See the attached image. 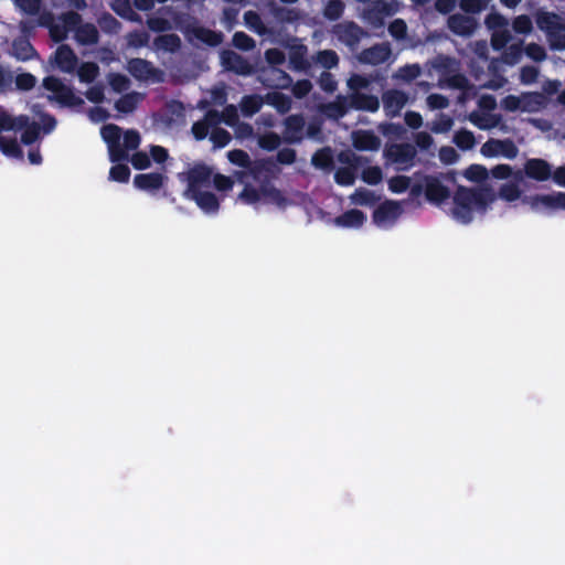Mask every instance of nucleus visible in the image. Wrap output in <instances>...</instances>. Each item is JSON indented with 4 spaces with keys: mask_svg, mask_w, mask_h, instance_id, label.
<instances>
[{
    "mask_svg": "<svg viewBox=\"0 0 565 565\" xmlns=\"http://www.w3.org/2000/svg\"><path fill=\"white\" fill-rule=\"evenodd\" d=\"M535 21L537 28L545 32L546 35L554 29H558V25L562 24L561 19L556 13L547 11L537 12Z\"/></svg>",
    "mask_w": 565,
    "mask_h": 565,
    "instance_id": "473e14b6",
    "label": "nucleus"
},
{
    "mask_svg": "<svg viewBox=\"0 0 565 565\" xmlns=\"http://www.w3.org/2000/svg\"><path fill=\"white\" fill-rule=\"evenodd\" d=\"M351 108L354 110H362L375 113L380 108V100L375 95L355 92L349 95Z\"/></svg>",
    "mask_w": 565,
    "mask_h": 565,
    "instance_id": "412c9836",
    "label": "nucleus"
},
{
    "mask_svg": "<svg viewBox=\"0 0 565 565\" xmlns=\"http://www.w3.org/2000/svg\"><path fill=\"white\" fill-rule=\"evenodd\" d=\"M220 121V113L214 109L209 110L204 119L198 120L192 125L191 131L193 137L199 141L205 139L210 132V128L217 125Z\"/></svg>",
    "mask_w": 565,
    "mask_h": 565,
    "instance_id": "4be33fe9",
    "label": "nucleus"
},
{
    "mask_svg": "<svg viewBox=\"0 0 565 565\" xmlns=\"http://www.w3.org/2000/svg\"><path fill=\"white\" fill-rule=\"evenodd\" d=\"M140 134L135 129H129L124 132V143L121 145L126 152L129 150H136L140 146Z\"/></svg>",
    "mask_w": 565,
    "mask_h": 565,
    "instance_id": "e2e57ef3",
    "label": "nucleus"
},
{
    "mask_svg": "<svg viewBox=\"0 0 565 565\" xmlns=\"http://www.w3.org/2000/svg\"><path fill=\"white\" fill-rule=\"evenodd\" d=\"M98 24L104 32L117 33L120 29V22L110 13L105 12L98 19Z\"/></svg>",
    "mask_w": 565,
    "mask_h": 565,
    "instance_id": "6e6d98bb",
    "label": "nucleus"
},
{
    "mask_svg": "<svg viewBox=\"0 0 565 565\" xmlns=\"http://www.w3.org/2000/svg\"><path fill=\"white\" fill-rule=\"evenodd\" d=\"M350 104L349 96L338 95L334 100L323 105L322 111L328 118L339 120L352 109Z\"/></svg>",
    "mask_w": 565,
    "mask_h": 565,
    "instance_id": "6ab92c4d",
    "label": "nucleus"
},
{
    "mask_svg": "<svg viewBox=\"0 0 565 565\" xmlns=\"http://www.w3.org/2000/svg\"><path fill=\"white\" fill-rule=\"evenodd\" d=\"M63 25L67 31L75 30L82 24V17L75 11H67L61 15Z\"/></svg>",
    "mask_w": 565,
    "mask_h": 565,
    "instance_id": "338daca9",
    "label": "nucleus"
},
{
    "mask_svg": "<svg viewBox=\"0 0 565 565\" xmlns=\"http://www.w3.org/2000/svg\"><path fill=\"white\" fill-rule=\"evenodd\" d=\"M0 150L7 157L22 159L23 151L17 140V138H7L4 136H0Z\"/></svg>",
    "mask_w": 565,
    "mask_h": 565,
    "instance_id": "c9c22d12",
    "label": "nucleus"
},
{
    "mask_svg": "<svg viewBox=\"0 0 565 565\" xmlns=\"http://www.w3.org/2000/svg\"><path fill=\"white\" fill-rule=\"evenodd\" d=\"M454 142L461 150H470L476 143L475 135L467 129H460L454 136Z\"/></svg>",
    "mask_w": 565,
    "mask_h": 565,
    "instance_id": "79ce46f5",
    "label": "nucleus"
},
{
    "mask_svg": "<svg viewBox=\"0 0 565 565\" xmlns=\"http://www.w3.org/2000/svg\"><path fill=\"white\" fill-rule=\"evenodd\" d=\"M382 102L385 115L396 117L408 102L406 93L399 89H387L382 94Z\"/></svg>",
    "mask_w": 565,
    "mask_h": 565,
    "instance_id": "1a4fd4ad",
    "label": "nucleus"
},
{
    "mask_svg": "<svg viewBox=\"0 0 565 565\" xmlns=\"http://www.w3.org/2000/svg\"><path fill=\"white\" fill-rule=\"evenodd\" d=\"M18 121V129L24 128L21 135V142L26 146L33 145L40 137L41 126L34 121L29 124V118L26 116H20Z\"/></svg>",
    "mask_w": 565,
    "mask_h": 565,
    "instance_id": "393cba45",
    "label": "nucleus"
},
{
    "mask_svg": "<svg viewBox=\"0 0 565 565\" xmlns=\"http://www.w3.org/2000/svg\"><path fill=\"white\" fill-rule=\"evenodd\" d=\"M109 170V179L119 183H127L130 178V169L127 164L116 162Z\"/></svg>",
    "mask_w": 565,
    "mask_h": 565,
    "instance_id": "09e8293b",
    "label": "nucleus"
},
{
    "mask_svg": "<svg viewBox=\"0 0 565 565\" xmlns=\"http://www.w3.org/2000/svg\"><path fill=\"white\" fill-rule=\"evenodd\" d=\"M285 131L284 140L287 143H300L303 139L302 132L306 126L305 118L301 114L289 115L284 120Z\"/></svg>",
    "mask_w": 565,
    "mask_h": 565,
    "instance_id": "9b49d317",
    "label": "nucleus"
},
{
    "mask_svg": "<svg viewBox=\"0 0 565 565\" xmlns=\"http://www.w3.org/2000/svg\"><path fill=\"white\" fill-rule=\"evenodd\" d=\"M244 21L248 28L254 30L255 32L262 34L264 32V23L262 21L260 15L253 10L246 11L244 13Z\"/></svg>",
    "mask_w": 565,
    "mask_h": 565,
    "instance_id": "680f3d73",
    "label": "nucleus"
},
{
    "mask_svg": "<svg viewBox=\"0 0 565 565\" xmlns=\"http://www.w3.org/2000/svg\"><path fill=\"white\" fill-rule=\"evenodd\" d=\"M183 196L194 201L206 214H215L220 210V200L213 192L199 190Z\"/></svg>",
    "mask_w": 565,
    "mask_h": 565,
    "instance_id": "4468645a",
    "label": "nucleus"
},
{
    "mask_svg": "<svg viewBox=\"0 0 565 565\" xmlns=\"http://www.w3.org/2000/svg\"><path fill=\"white\" fill-rule=\"evenodd\" d=\"M423 194L429 203L440 205L450 198V190L438 177L423 174L420 179L411 186L409 196L415 200Z\"/></svg>",
    "mask_w": 565,
    "mask_h": 565,
    "instance_id": "f03ea898",
    "label": "nucleus"
},
{
    "mask_svg": "<svg viewBox=\"0 0 565 565\" xmlns=\"http://www.w3.org/2000/svg\"><path fill=\"white\" fill-rule=\"evenodd\" d=\"M264 104L265 98L260 95H245L242 97L239 107L244 117H252L260 110Z\"/></svg>",
    "mask_w": 565,
    "mask_h": 565,
    "instance_id": "c756f323",
    "label": "nucleus"
},
{
    "mask_svg": "<svg viewBox=\"0 0 565 565\" xmlns=\"http://www.w3.org/2000/svg\"><path fill=\"white\" fill-rule=\"evenodd\" d=\"M139 103V94L136 92H131L128 94L122 95L119 99L115 103V108L122 114H130L132 113Z\"/></svg>",
    "mask_w": 565,
    "mask_h": 565,
    "instance_id": "f704fd0d",
    "label": "nucleus"
},
{
    "mask_svg": "<svg viewBox=\"0 0 565 565\" xmlns=\"http://www.w3.org/2000/svg\"><path fill=\"white\" fill-rule=\"evenodd\" d=\"M167 180L168 178L159 172L139 173L134 178V185L139 190L153 192L160 190Z\"/></svg>",
    "mask_w": 565,
    "mask_h": 565,
    "instance_id": "f3484780",
    "label": "nucleus"
},
{
    "mask_svg": "<svg viewBox=\"0 0 565 565\" xmlns=\"http://www.w3.org/2000/svg\"><path fill=\"white\" fill-rule=\"evenodd\" d=\"M311 164L315 168L331 171L334 167L333 153L330 147L317 150L311 158Z\"/></svg>",
    "mask_w": 565,
    "mask_h": 565,
    "instance_id": "7c9ffc66",
    "label": "nucleus"
},
{
    "mask_svg": "<svg viewBox=\"0 0 565 565\" xmlns=\"http://www.w3.org/2000/svg\"><path fill=\"white\" fill-rule=\"evenodd\" d=\"M14 83L20 90H31L36 84V78L31 73H21L15 76Z\"/></svg>",
    "mask_w": 565,
    "mask_h": 565,
    "instance_id": "69168bd1",
    "label": "nucleus"
},
{
    "mask_svg": "<svg viewBox=\"0 0 565 565\" xmlns=\"http://www.w3.org/2000/svg\"><path fill=\"white\" fill-rule=\"evenodd\" d=\"M289 62L296 71H305L309 67V63L306 60V47L299 46L292 50L289 54Z\"/></svg>",
    "mask_w": 565,
    "mask_h": 565,
    "instance_id": "c03bdc74",
    "label": "nucleus"
},
{
    "mask_svg": "<svg viewBox=\"0 0 565 565\" xmlns=\"http://www.w3.org/2000/svg\"><path fill=\"white\" fill-rule=\"evenodd\" d=\"M345 4L342 0H329L323 8V17L329 21L339 20L344 12Z\"/></svg>",
    "mask_w": 565,
    "mask_h": 565,
    "instance_id": "4c0bfd02",
    "label": "nucleus"
},
{
    "mask_svg": "<svg viewBox=\"0 0 565 565\" xmlns=\"http://www.w3.org/2000/svg\"><path fill=\"white\" fill-rule=\"evenodd\" d=\"M334 181L339 185L349 186L355 181V170L353 167H340L334 172Z\"/></svg>",
    "mask_w": 565,
    "mask_h": 565,
    "instance_id": "a18cd8bd",
    "label": "nucleus"
},
{
    "mask_svg": "<svg viewBox=\"0 0 565 565\" xmlns=\"http://www.w3.org/2000/svg\"><path fill=\"white\" fill-rule=\"evenodd\" d=\"M499 196L507 202H513L520 199L521 190L515 183H504L499 189Z\"/></svg>",
    "mask_w": 565,
    "mask_h": 565,
    "instance_id": "5fc2aeb1",
    "label": "nucleus"
},
{
    "mask_svg": "<svg viewBox=\"0 0 565 565\" xmlns=\"http://www.w3.org/2000/svg\"><path fill=\"white\" fill-rule=\"evenodd\" d=\"M524 203L531 205L533 210H537L540 206H544L546 209H559L565 211V193L556 192L553 194H535L531 196H525L523 199Z\"/></svg>",
    "mask_w": 565,
    "mask_h": 565,
    "instance_id": "9d476101",
    "label": "nucleus"
},
{
    "mask_svg": "<svg viewBox=\"0 0 565 565\" xmlns=\"http://www.w3.org/2000/svg\"><path fill=\"white\" fill-rule=\"evenodd\" d=\"M100 135L107 143L109 160L111 162H122L128 160V153L120 143L122 130L119 126L108 124L102 128Z\"/></svg>",
    "mask_w": 565,
    "mask_h": 565,
    "instance_id": "20e7f679",
    "label": "nucleus"
},
{
    "mask_svg": "<svg viewBox=\"0 0 565 565\" xmlns=\"http://www.w3.org/2000/svg\"><path fill=\"white\" fill-rule=\"evenodd\" d=\"M183 33L186 36H193L200 42L212 47L218 46L224 39L222 32L214 31L201 25H186L183 29Z\"/></svg>",
    "mask_w": 565,
    "mask_h": 565,
    "instance_id": "ddd939ff",
    "label": "nucleus"
},
{
    "mask_svg": "<svg viewBox=\"0 0 565 565\" xmlns=\"http://www.w3.org/2000/svg\"><path fill=\"white\" fill-rule=\"evenodd\" d=\"M232 43L236 49L242 51H250L255 47V40L242 31L234 33Z\"/></svg>",
    "mask_w": 565,
    "mask_h": 565,
    "instance_id": "603ef678",
    "label": "nucleus"
},
{
    "mask_svg": "<svg viewBox=\"0 0 565 565\" xmlns=\"http://www.w3.org/2000/svg\"><path fill=\"white\" fill-rule=\"evenodd\" d=\"M77 75L82 83H93L99 75V66L95 62H84L78 67Z\"/></svg>",
    "mask_w": 565,
    "mask_h": 565,
    "instance_id": "e433bc0d",
    "label": "nucleus"
},
{
    "mask_svg": "<svg viewBox=\"0 0 565 565\" xmlns=\"http://www.w3.org/2000/svg\"><path fill=\"white\" fill-rule=\"evenodd\" d=\"M317 63L326 70H331L338 66L339 56L333 50H323L317 53Z\"/></svg>",
    "mask_w": 565,
    "mask_h": 565,
    "instance_id": "49530a36",
    "label": "nucleus"
},
{
    "mask_svg": "<svg viewBox=\"0 0 565 565\" xmlns=\"http://www.w3.org/2000/svg\"><path fill=\"white\" fill-rule=\"evenodd\" d=\"M262 199H266L277 205H282L286 202V198L280 190L269 183V180L262 184Z\"/></svg>",
    "mask_w": 565,
    "mask_h": 565,
    "instance_id": "58836bf2",
    "label": "nucleus"
},
{
    "mask_svg": "<svg viewBox=\"0 0 565 565\" xmlns=\"http://www.w3.org/2000/svg\"><path fill=\"white\" fill-rule=\"evenodd\" d=\"M43 87L52 93V99L63 107H82L84 100L74 93V89L65 85L61 78L55 76H46L42 83Z\"/></svg>",
    "mask_w": 565,
    "mask_h": 565,
    "instance_id": "7ed1b4c3",
    "label": "nucleus"
},
{
    "mask_svg": "<svg viewBox=\"0 0 565 565\" xmlns=\"http://www.w3.org/2000/svg\"><path fill=\"white\" fill-rule=\"evenodd\" d=\"M512 28L518 34H529L533 30V23L529 15L521 14L513 20Z\"/></svg>",
    "mask_w": 565,
    "mask_h": 565,
    "instance_id": "13d9d810",
    "label": "nucleus"
},
{
    "mask_svg": "<svg viewBox=\"0 0 565 565\" xmlns=\"http://www.w3.org/2000/svg\"><path fill=\"white\" fill-rule=\"evenodd\" d=\"M127 70L136 79L139 81L152 78L158 73V70L151 62L138 57L128 61Z\"/></svg>",
    "mask_w": 565,
    "mask_h": 565,
    "instance_id": "a211bd4d",
    "label": "nucleus"
},
{
    "mask_svg": "<svg viewBox=\"0 0 565 565\" xmlns=\"http://www.w3.org/2000/svg\"><path fill=\"white\" fill-rule=\"evenodd\" d=\"M454 125V120L446 114H439L438 118L433 122L431 130L435 134L448 132Z\"/></svg>",
    "mask_w": 565,
    "mask_h": 565,
    "instance_id": "052dcab7",
    "label": "nucleus"
},
{
    "mask_svg": "<svg viewBox=\"0 0 565 565\" xmlns=\"http://www.w3.org/2000/svg\"><path fill=\"white\" fill-rule=\"evenodd\" d=\"M273 163L269 160H252L250 164L246 167L245 171L241 172V177L243 174H248L255 181L266 182L269 180V172L271 171Z\"/></svg>",
    "mask_w": 565,
    "mask_h": 565,
    "instance_id": "5701e85b",
    "label": "nucleus"
},
{
    "mask_svg": "<svg viewBox=\"0 0 565 565\" xmlns=\"http://www.w3.org/2000/svg\"><path fill=\"white\" fill-rule=\"evenodd\" d=\"M338 40L349 47H355L365 35L364 30L353 21L339 23L334 26Z\"/></svg>",
    "mask_w": 565,
    "mask_h": 565,
    "instance_id": "6e6552de",
    "label": "nucleus"
},
{
    "mask_svg": "<svg viewBox=\"0 0 565 565\" xmlns=\"http://www.w3.org/2000/svg\"><path fill=\"white\" fill-rule=\"evenodd\" d=\"M391 54V50L387 45L376 44L362 52V58L364 62L377 65L384 63Z\"/></svg>",
    "mask_w": 565,
    "mask_h": 565,
    "instance_id": "c85d7f7f",
    "label": "nucleus"
},
{
    "mask_svg": "<svg viewBox=\"0 0 565 565\" xmlns=\"http://www.w3.org/2000/svg\"><path fill=\"white\" fill-rule=\"evenodd\" d=\"M388 190L392 193L401 194L405 191L409 190L413 185L411 182V178L407 175H394L387 181Z\"/></svg>",
    "mask_w": 565,
    "mask_h": 565,
    "instance_id": "a19ab883",
    "label": "nucleus"
},
{
    "mask_svg": "<svg viewBox=\"0 0 565 565\" xmlns=\"http://www.w3.org/2000/svg\"><path fill=\"white\" fill-rule=\"evenodd\" d=\"M54 62L62 72L73 73L78 58L70 45L61 44L54 53Z\"/></svg>",
    "mask_w": 565,
    "mask_h": 565,
    "instance_id": "dca6fc26",
    "label": "nucleus"
},
{
    "mask_svg": "<svg viewBox=\"0 0 565 565\" xmlns=\"http://www.w3.org/2000/svg\"><path fill=\"white\" fill-rule=\"evenodd\" d=\"M497 199L494 191L489 188L471 189L459 185L454 194V217L462 224H469L473 218V210L486 212Z\"/></svg>",
    "mask_w": 565,
    "mask_h": 565,
    "instance_id": "f257e3e1",
    "label": "nucleus"
},
{
    "mask_svg": "<svg viewBox=\"0 0 565 565\" xmlns=\"http://www.w3.org/2000/svg\"><path fill=\"white\" fill-rule=\"evenodd\" d=\"M361 178L365 183L370 185H376L382 181L383 172L380 167L372 166L363 169Z\"/></svg>",
    "mask_w": 565,
    "mask_h": 565,
    "instance_id": "864d4df0",
    "label": "nucleus"
},
{
    "mask_svg": "<svg viewBox=\"0 0 565 565\" xmlns=\"http://www.w3.org/2000/svg\"><path fill=\"white\" fill-rule=\"evenodd\" d=\"M212 177L213 169L211 167L203 162L195 163L185 174L186 188L183 191V195L210 186Z\"/></svg>",
    "mask_w": 565,
    "mask_h": 565,
    "instance_id": "39448f33",
    "label": "nucleus"
},
{
    "mask_svg": "<svg viewBox=\"0 0 565 565\" xmlns=\"http://www.w3.org/2000/svg\"><path fill=\"white\" fill-rule=\"evenodd\" d=\"M114 11L121 18L137 21L138 15L134 13L129 0H117V4L113 7Z\"/></svg>",
    "mask_w": 565,
    "mask_h": 565,
    "instance_id": "0e129e2a",
    "label": "nucleus"
},
{
    "mask_svg": "<svg viewBox=\"0 0 565 565\" xmlns=\"http://www.w3.org/2000/svg\"><path fill=\"white\" fill-rule=\"evenodd\" d=\"M465 178L472 182H483L487 180L489 172L484 166L471 164L465 171Z\"/></svg>",
    "mask_w": 565,
    "mask_h": 565,
    "instance_id": "3c124183",
    "label": "nucleus"
},
{
    "mask_svg": "<svg viewBox=\"0 0 565 565\" xmlns=\"http://www.w3.org/2000/svg\"><path fill=\"white\" fill-rule=\"evenodd\" d=\"M210 140L213 142L214 148H224L232 140L231 134L221 127H214L210 134Z\"/></svg>",
    "mask_w": 565,
    "mask_h": 565,
    "instance_id": "de8ad7c7",
    "label": "nucleus"
},
{
    "mask_svg": "<svg viewBox=\"0 0 565 565\" xmlns=\"http://www.w3.org/2000/svg\"><path fill=\"white\" fill-rule=\"evenodd\" d=\"M265 104L273 106L279 114H287L291 109V98L280 92H268L265 96Z\"/></svg>",
    "mask_w": 565,
    "mask_h": 565,
    "instance_id": "bb28decb",
    "label": "nucleus"
},
{
    "mask_svg": "<svg viewBox=\"0 0 565 565\" xmlns=\"http://www.w3.org/2000/svg\"><path fill=\"white\" fill-rule=\"evenodd\" d=\"M366 216L361 210L352 209L337 216L333 223L339 227L359 228L364 224Z\"/></svg>",
    "mask_w": 565,
    "mask_h": 565,
    "instance_id": "b1692460",
    "label": "nucleus"
},
{
    "mask_svg": "<svg viewBox=\"0 0 565 565\" xmlns=\"http://www.w3.org/2000/svg\"><path fill=\"white\" fill-rule=\"evenodd\" d=\"M524 174L534 181L544 182L552 177V166L544 159H527L523 167Z\"/></svg>",
    "mask_w": 565,
    "mask_h": 565,
    "instance_id": "f8f14e48",
    "label": "nucleus"
},
{
    "mask_svg": "<svg viewBox=\"0 0 565 565\" xmlns=\"http://www.w3.org/2000/svg\"><path fill=\"white\" fill-rule=\"evenodd\" d=\"M238 199L249 205L258 203L262 200V186L256 189L250 184H246L239 193Z\"/></svg>",
    "mask_w": 565,
    "mask_h": 565,
    "instance_id": "8fccbe9b",
    "label": "nucleus"
},
{
    "mask_svg": "<svg viewBox=\"0 0 565 565\" xmlns=\"http://www.w3.org/2000/svg\"><path fill=\"white\" fill-rule=\"evenodd\" d=\"M398 214V204L396 202L387 201L382 203L379 207H376L373 212V221L376 224L384 223L386 221L393 220Z\"/></svg>",
    "mask_w": 565,
    "mask_h": 565,
    "instance_id": "2f4dec72",
    "label": "nucleus"
},
{
    "mask_svg": "<svg viewBox=\"0 0 565 565\" xmlns=\"http://www.w3.org/2000/svg\"><path fill=\"white\" fill-rule=\"evenodd\" d=\"M108 82L110 87L116 93H122L127 90L130 84L128 77L119 73H110L108 76Z\"/></svg>",
    "mask_w": 565,
    "mask_h": 565,
    "instance_id": "bf43d9fd",
    "label": "nucleus"
},
{
    "mask_svg": "<svg viewBox=\"0 0 565 565\" xmlns=\"http://www.w3.org/2000/svg\"><path fill=\"white\" fill-rule=\"evenodd\" d=\"M417 151L415 146L408 142L403 143H392L386 146L384 149L385 158L392 162L397 164H412L414 159L416 158Z\"/></svg>",
    "mask_w": 565,
    "mask_h": 565,
    "instance_id": "0eeeda50",
    "label": "nucleus"
},
{
    "mask_svg": "<svg viewBox=\"0 0 565 565\" xmlns=\"http://www.w3.org/2000/svg\"><path fill=\"white\" fill-rule=\"evenodd\" d=\"M227 158L231 163L238 166L243 168L244 170L246 167L250 164V157L249 154L242 150V149H234L227 152Z\"/></svg>",
    "mask_w": 565,
    "mask_h": 565,
    "instance_id": "4d7b16f0",
    "label": "nucleus"
},
{
    "mask_svg": "<svg viewBox=\"0 0 565 565\" xmlns=\"http://www.w3.org/2000/svg\"><path fill=\"white\" fill-rule=\"evenodd\" d=\"M353 147L360 151H376L381 139L372 130H359L353 134Z\"/></svg>",
    "mask_w": 565,
    "mask_h": 565,
    "instance_id": "aec40b11",
    "label": "nucleus"
},
{
    "mask_svg": "<svg viewBox=\"0 0 565 565\" xmlns=\"http://www.w3.org/2000/svg\"><path fill=\"white\" fill-rule=\"evenodd\" d=\"M75 39L82 45H95L99 41V32L93 23H82L76 29Z\"/></svg>",
    "mask_w": 565,
    "mask_h": 565,
    "instance_id": "a878e982",
    "label": "nucleus"
},
{
    "mask_svg": "<svg viewBox=\"0 0 565 565\" xmlns=\"http://www.w3.org/2000/svg\"><path fill=\"white\" fill-rule=\"evenodd\" d=\"M128 44L132 47L146 46L149 42V35L145 31L135 30L127 35Z\"/></svg>",
    "mask_w": 565,
    "mask_h": 565,
    "instance_id": "774afa93",
    "label": "nucleus"
},
{
    "mask_svg": "<svg viewBox=\"0 0 565 565\" xmlns=\"http://www.w3.org/2000/svg\"><path fill=\"white\" fill-rule=\"evenodd\" d=\"M153 44L158 50L174 53L181 47V39L175 33L161 34L154 39Z\"/></svg>",
    "mask_w": 565,
    "mask_h": 565,
    "instance_id": "72a5a7b5",
    "label": "nucleus"
},
{
    "mask_svg": "<svg viewBox=\"0 0 565 565\" xmlns=\"http://www.w3.org/2000/svg\"><path fill=\"white\" fill-rule=\"evenodd\" d=\"M221 60L222 65L226 71L233 72L237 75L249 76L256 72L255 67L249 63L247 58L234 51H223L221 54Z\"/></svg>",
    "mask_w": 565,
    "mask_h": 565,
    "instance_id": "423d86ee",
    "label": "nucleus"
},
{
    "mask_svg": "<svg viewBox=\"0 0 565 565\" xmlns=\"http://www.w3.org/2000/svg\"><path fill=\"white\" fill-rule=\"evenodd\" d=\"M478 26L475 18L465 14L456 13L449 17L448 28L449 30L460 36L471 35Z\"/></svg>",
    "mask_w": 565,
    "mask_h": 565,
    "instance_id": "2eb2a0df",
    "label": "nucleus"
},
{
    "mask_svg": "<svg viewBox=\"0 0 565 565\" xmlns=\"http://www.w3.org/2000/svg\"><path fill=\"white\" fill-rule=\"evenodd\" d=\"M550 47L555 51L565 50V24L558 25V29H554L547 35Z\"/></svg>",
    "mask_w": 565,
    "mask_h": 565,
    "instance_id": "ea45409f",
    "label": "nucleus"
},
{
    "mask_svg": "<svg viewBox=\"0 0 565 565\" xmlns=\"http://www.w3.org/2000/svg\"><path fill=\"white\" fill-rule=\"evenodd\" d=\"M281 143V138L274 131H268L258 137V146L266 151L276 150Z\"/></svg>",
    "mask_w": 565,
    "mask_h": 565,
    "instance_id": "37998d69",
    "label": "nucleus"
},
{
    "mask_svg": "<svg viewBox=\"0 0 565 565\" xmlns=\"http://www.w3.org/2000/svg\"><path fill=\"white\" fill-rule=\"evenodd\" d=\"M13 55L20 61H29L38 56V52L29 39L18 38L12 42Z\"/></svg>",
    "mask_w": 565,
    "mask_h": 565,
    "instance_id": "cd10ccee",
    "label": "nucleus"
}]
</instances>
